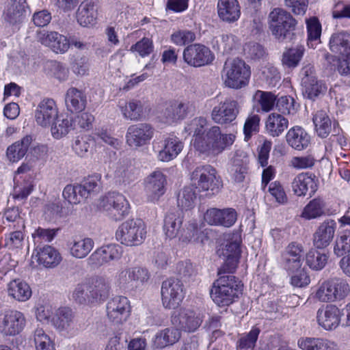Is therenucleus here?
<instances>
[{
    "label": "nucleus",
    "mask_w": 350,
    "mask_h": 350,
    "mask_svg": "<svg viewBox=\"0 0 350 350\" xmlns=\"http://www.w3.org/2000/svg\"><path fill=\"white\" fill-rule=\"evenodd\" d=\"M121 110L124 117L131 121H139L145 118L144 105L139 100H129Z\"/></svg>",
    "instance_id": "nucleus-42"
},
{
    "label": "nucleus",
    "mask_w": 350,
    "mask_h": 350,
    "mask_svg": "<svg viewBox=\"0 0 350 350\" xmlns=\"http://www.w3.org/2000/svg\"><path fill=\"white\" fill-rule=\"evenodd\" d=\"M166 178L160 171L152 172L146 180V191L150 200H157L165 191Z\"/></svg>",
    "instance_id": "nucleus-28"
},
{
    "label": "nucleus",
    "mask_w": 350,
    "mask_h": 350,
    "mask_svg": "<svg viewBox=\"0 0 350 350\" xmlns=\"http://www.w3.org/2000/svg\"><path fill=\"white\" fill-rule=\"evenodd\" d=\"M300 74L304 97L314 100L325 94L327 87L322 81L317 79L314 66L308 64L303 67Z\"/></svg>",
    "instance_id": "nucleus-9"
},
{
    "label": "nucleus",
    "mask_w": 350,
    "mask_h": 350,
    "mask_svg": "<svg viewBox=\"0 0 350 350\" xmlns=\"http://www.w3.org/2000/svg\"><path fill=\"white\" fill-rule=\"evenodd\" d=\"M269 192L273 196L275 202L280 204H286L288 202V197L286 191L278 181H274L270 183L269 186Z\"/></svg>",
    "instance_id": "nucleus-64"
},
{
    "label": "nucleus",
    "mask_w": 350,
    "mask_h": 350,
    "mask_svg": "<svg viewBox=\"0 0 350 350\" xmlns=\"http://www.w3.org/2000/svg\"><path fill=\"white\" fill-rule=\"evenodd\" d=\"M312 121L319 137L325 138L331 133L332 120L325 111H317L313 116Z\"/></svg>",
    "instance_id": "nucleus-40"
},
{
    "label": "nucleus",
    "mask_w": 350,
    "mask_h": 350,
    "mask_svg": "<svg viewBox=\"0 0 350 350\" xmlns=\"http://www.w3.org/2000/svg\"><path fill=\"white\" fill-rule=\"evenodd\" d=\"M53 326L59 331H68L75 324V315L68 307L58 308L52 318Z\"/></svg>",
    "instance_id": "nucleus-34"
},
{
    "label": "nucleus",
    "mask_w": 350,
    "mask_h": 350,
    "mask_svg": "<svg viewBox=\"0 0 350 350\" xmlns=\"http://www.w3.org/2000/svg\"><path fill=\"white\" fill-rule=\"evenodd\" d=\"M204 219L210 225L229 228L237 221V214L236 211L232 208L223 209L211 208L206 211Z\"/></svg>",
    "instance_id": "nucleus-19"
},
{
    "label": "nucleus",
    "mask_w": 350,
    "mask_h": 350,
    "mask_svg": "<svg viewBox=\"0 0 350 350\" xmlns=\"http://www.w3.org/2000/svg\"><path fill=\"white\" fill-rule=\"evenodd\" d=\"M58 108L55 101L52 98H44L37 106L35 119L38 124L49 126L57 119Z\"/></svg>",
    "instance_id": "nucleus-20"
},
{
    "label": "nucleus",
    "mask_w": 350,
    "mask_h": 350,
    "mask_svg": "<svg viewBox=\"0 0 350 350\" xmlns=\"http://www.w3.org/2000/svg\"><path fill=\"white\" fill-rule=\"evenodd\" d=\"M191 180L199 191H211L213 194L217 193L222 187L216 170L209 165L197 167L191 174Z\"/></svg>",
    "instance_id": "nucleus-8"
},
{
    "label": "nucleus",
    "mask_w": 350,
    "mask_h": 350,
    "mask_svg": "<svg viewBox=\"0 0 350 350\" xmlns=\"http://www.w3.org/2000/svg\"><path fill=\"white\" fill-rule=\"evenodd\" d=\"M86 96L76 88H69L66 94L65 103L67 110L71 113L82 111L86 106Z\"/></svg>",
    "instance_id": "nucleus-33"
},
{
    "label": "nucleus",
    "mask_w": 350,
    "mask_h": 350,
    "mask_svg": "<svg viewBox=\"0 0 350 350\" xmlns=\"http://www.w3.org/2000/svg\"><path fill=\"white\" fill-rule=\"evenodd\" d=\"M50 126L52 136L57 139L66 136L72 129V120L59 115Z\"/></svg>",
    "instance_id": "nucleus-46"
},
{
    "label": "nucleus",
    "mask_w": 350,
    "mask_h": 350,
    "mask_svg": "<svg viewBox=\"0 0 350 350\" xmlns=\"http://www.w3.org/2000/svg\"><path fill=\"white\" fill-rule=\"evenodd\" d=\"M329 49L341 55L350 54V34L344 31L333 33L329 40Z\"/></svg>",
    "instance_id": "nucleus-37"
},
{
    "label": "nucleus",
    "mask_w": 350,
    "mask_h": 350,
    "mask_svg": "<svg viewBox=\"0 0 350 350\" xmlns=\"http://www.w3.org/2000/svg\"><path fill=\"white\" fill-rule=\"evenodd\" d=\"M236 36L231 33L221 34L213 40V47L222 54L230 53L236 46Z\"/></svg>",
    "instance_id": "nucleus-47"
},
{
    "label": "nucleus",
    "mask_w": 350,
    "mask_h": 350,
    "mask_svg": "<svg viewBox=\"0 0 350 350\" xmlns=\"http://www.w3.org/2000/svg\"><path fill=\"white\" fill-rule=\"evenodd\" d=\"M334 252L338 257L350 253V230H346L341 232L336 239Z\"/></svg>",
    "instance_id": "nucleus-59"
},
{
    "label": "nucleus",
    "mask_w": 350,
    "mask_h": 350,
    "mask_svg": "<svg viewBox=\"0 0 350 350\" xmlns=\"http://www.w3.org/2000/svg\"><path fill=\"white\" fill-rule=\"evenodd\" d=\"M319 180L310 173H301L297 175L291 183V188L297 196H309L311 198L318 189Z\"/></svg>",
    "instance_id": "nucleus-18"
},
{
    "label": "nucleus",
    "mask_w": 350,
    "mask_h": 350,
    "mask_svg": "<svg viewBox=\"0 0 350 350\" xmlns=\"http://www.w3.org/2000/svg\"><path fill=\"white\" fill-rule=\"evenodd\" d=\"M176 273L180 280L187 282L196 275V270L189 260L181 261L176 265Z\"/></svg>",
    "instance_id": "nucleus-62"
},
{
    "label": "nucleus",
    "mask_w": 350,
    "mask_h": 350,
    "mask_svg": "<svg viewBox=\"0 0 350 350\" xmlns=\"http://www.w3.org/2000/svg\"><path fill=\"white\" fill-rule=\"evenodd\" d=\"M150 273L146 267H134L122 271L119 274V281L122 284H131L139 286L147 282Z\"/></svg>",
    "instance_id": "nucleus-27"
},
{
    "label": "nucleus",
    "mask_w": 350,
    "mask_h": 350,
    "mask_svg": "<svg viewBox=\"0 0 350 350\" xmlns=\"http://www.w3.org/2000/svg\"><path fill=\"white\" fill-rule=\"evenodd\" d=\"M191 107L189 103L178 100L170 102L165 105L161 113V119L165 124H172L178 120L184 119Z\"/></svg>",
    "instance_id": "nucleus-25"
},
{
    "label": "nucleus",
    "mask_w": 350,
    "mask_h": 350,
    "mask_svg": "<svg viewBox=\"0 0 350 350\" xmlns=\"http://www.w3.org/2000/svg\"><path fill=\"white\" fill-rule=\"evenodd\" d=\"M342 312L335 305H327L319 308L317 314L318 324L325 330H334L341 322Z\"/></svg>",
    "instance_id": "nucleus-21"
},
{
    "label": "nucleus",
    "mask_w": 350,
    "mask_h": 350,
    "mask_svg": "<svg viewBox=\"0 0 350 350\" xmlns=\"http://www.w3.org/2000/svg\"><path fill=\"white\" fill-rule=\"evenodd\" d=\"M297 21L286 10L275 8L268 16L269 29L279 42H289L295 37Z\"/></svg>",
    "instance_id": "nucleus-1"
},
{
    "label": "nucleus",
    "mask_w": 350,
    "mask_h": 350,
    "mask_svg": "<svg viewBox=\"0 0 350 350\" xmlns=\"http://www.w3.org/2000/svg\"><path fill=\"white\" fill-rule=\"evenodd\" d=\"M196 193L192 186L185 187L178 194V206L183 209L191 208L194 206Z\"/></svg>",
    "instance_id": "nucleus-51"
},
{
    "label": "nucleus",
    "mask_w": 350,
    "mask_h": 350,
    "mask_svg": "<svg viewBox=\"0 0 350 350\" xmlns=\"http://www.w3.org/2000/svg\"><path fill=\"white\" fill-rule=\"evenodd\" d=\"M298 345L303 350H336L334 342L323 338H301Z\"/></svg>",
    "instance_id": "nucleus-38"
},
{
    "label": "nucleus",
    "mask_w": 350,
    "mask_h": 350,
    "mask_svg": "<svg viewBox=\"0 0 350 350\" xmlns=\"http://www.w3.org/2000/svg\"><path fill=\"white\" fill-rule=\"evenodd\" d=\"M247 163L242 159L234 158L230 172L235 182H243L247 173Z\"/></svg>",
    "instance_id": "nucleus-63"
},
{
    "label": "nucleus",
    "mask_w": 350,
    "mask_h": 350,
    "mask_svg": "<svg viewBox=\"0 0 350 350\" xmlns=\"http://www.w3.org/2000/svg\"><path fill=\"white\" fill-rule=\"evenodd\" d=\"M70 254L76 258H85L92 250L94 241L89 237H75L68 242Z\"/></svg>",
    "instance_id": "nucleus-30"
},
{
    "label": "nucleus",
    "mask_w": 350,
    "mask_h": 350,
    "mask_svg": "<svg viewBox=\"0 0 350 350\" xmlns=\"http://www.w3.org/2000/svg\"><path fill=\"white\" fill-rule=\"evenodd\" d=\"M219 17L224 21L232 23L240 16V7L237 0H219L217 3Z\"/></svg>",
    "instance_id": "nucleus-32"
},
{
    "label": "nucleus",
    "mask_w": 350,
    "mask_h": 350,
    "mask_svg": "<svg viewBox=\"0 0 350 350\" xmlns=\"http://www.w3.org/2000/svg\"><path fill=\"white\" fill-rule=\"evenodd\" d=\"M31 141V137L27 135L21 141H18L10 146L6 152L9 160L12 162H16L22 159L27 153Z\"/></svg>",
    "instance_id": "nucleus-41"
},
{
    "label": "nucleus",
    "mask_w": 350,
    "mask_h": 350,
    "mask_svg": "<svg viewBox=\"0 0 350 350\" xmlns=\"http://www.w3.org/2000/svg\"><path fill=\"white\" fill-rule=\"evenodd\" d=\"M121 247L116 244L103 245L96 249L87 259L88 264L92 267H100L121 257Z\"/></svg>",
    "instance_id": "nucleus-17"
},
{
    "label": "nucleus",
    "mask_w": 350,
    "mask_h": 350,
    "mask_svg": "<svg viewBox=\"0 0 350 350\" xmlns=\"http://www.w3.org/2000/svg\"><path fill=\"white\" fill-rule=\"evenodd\" d=\"M219 275L211 290V296L219 306H227L242 293L243 284L232 275Z\"/></svg>",
    "instance_id": "nucleus-2"
},
{
    "label": "nucleus",
    "mask_w": 350,
    "mask_h": 350,
    "mask_svg": "<svg viewBox=\"0 0 350 350\" xmlns=\"http://www.w3.org/2000/svg\"><path fill=\"white\" fill-rule=\"evenodd\" d=\"M89 285L86 283L78 284L73 291L72 297L79 304L88 305L93 304Z\"/></svg>",
    "instance_id": "nucleus-55"
},
{
    "label": "nucleus",
    "mask_w": 350,
    "mask_h": 350,
    "mask_svg": "<svg viewBox=\"0 0 350 350\" xmlns=\"http://www.w3.org/2000/svg\"><path fill=\"white\" fill-rule=\"evenodd\" d=\"M62 195L70 204H77L86 200L79 184L66 185Z\"/></svg>",
    "instance_id": "nucleus-52"
},
{
    "label": "nucleus",
    "mask_w": 350,
    "mask_h": 350,
    "mask_svg": "<svg viewBox=\"0 0 350 350\" xmlns=\"http://www.w3.org/2000/svg\"><path fill=\"white\" fill-rule=\"evenodd\" d=\"M236 136L232 133H222L218 126L208 129L205 139L200 140L197 151L207 156H217L228 149L234 143Z\"/></svg>",
    "instance_id": "nucleus-3"
},
{
    "label": "nucleus",
    "mask_w": 350,
    "mask_h": 350,
    "mask_svg": "<svg viewBox=\"0 0 350 350\" xmlns=\"http://www.w3.org/2000/svg\"><path fill=\"white\" fill-rule=\"evenodd\" d=\"M100 178L98 175L88 176L79 184L85 199L96 195L100 191L101 188Z\"/></svg>",
    "instance_id": "nucleus-53"
},
{
    "label": "nucleus",
    "mask_w": 350,
    "mask_h": 350,
    "mask_svg": "<svg viewBox=\"0 0 350 350\" xmlns=\"http://www.w3.org/2000/svg\"><path fill=\"white\" fill-rule=\"evenodd\" d=\"M183 223L182 217L175 213H168L164 219L163 229L170 239L176 237L180 230Z\"/></svg>",
    "instance_id": "nucleus-44"
},
{
    "label": "nucleus",
    "mask_w": 350,
    "mask_h": 350,
    "mask_svg": "<svg viewBox=\"0 0 350 350\" xmlns=\"http://www.w3.org/2000/svg\"><path fill=\"white\" fill-rule=\"evenodd\" d=\"M27 10L6 7L3 12L4 21L12 26H18L25 18Z\"/></svg>",
    "instance_id": "nucleus-58"
},
{
    "label": "nucleus",
    "mask_w": 350,
    "mask_h": 350,
    "mask_svg": "<svg viewBox=\"0 0 350 350\" xmlns=\"http://www.w3.org/2000/svg\"><path fill=\"white\" fill-rule=\"evenodd\" d=\"M288 120L280 114L271 113L266 122V129L269 133L273 136H279L288 127Z\"/></svg>",
    "instance_id": "nucleus-43"
},
{
    "label": "nucleus",
    "mask_w": 350,
    "mask_h": 350,
    "mask_svg": "<svg viewBox=\"0 0 350 350\" xmlns=\"http://www.w3.org/2000/svg\"><path fill=\"white\" fill-rule=\"evenodd\" d=\"M107 316L110 321L120 324L130 315V304L124 296H116L108 301L106 306Z\"/></svg>",
    "instance_id": "nucleus-14"
},
{
    "label": "nucleus",
    "mask_w": 350,
    "mask_h": 350,
    "mask_svg": "<svg viewBox=\"0 0 350 350\" xmlns=\"http://www.w3.org/2000/svg\"><path fill=\"white\" fill-rule=\"evenodd\" d=\"M162 304L165 308H176L184 298L183 281L178 278H169L161 286Z\"/></svg>",
    "instance_id": "nucleus-10"
},
{
    "label": "nucleus",
    "mask_w": 350,
    "mask_h": 350,
    "mask_svg": "<svg viewBox=\"0 0 350 350\" xmlns=\"http://www.w3.org/2000/svg\"><path fill=\"white\" fill-rule=\"evenodd\" d=\"M329 280L335 301L342 300L348 296L350 287L345 280L340 278H333Z\"/></svg>",
    "instance_id": "nucleus-49"
},
{
    "label": "nucleus",
    "mask_w": 350,
    "mask_h": 350,
    "mask_svg": "<svg viewBox=\"0 0 350 350\" xmlns=\"http://www.w3.org/2000/svg\"><path fill=\"white\" fill-rule=\"evenodd\" d=\"M98 207L114 221H120L129 213L130 206L121 193L109 192L99 200Z\"/></svg>",
    "instance_id": "nucleus-6"
},
{
    "label": "nucleus",
    "mask_w": 350,
    "mask_h": 350,
    "mask_svg": "<svg viewBox=\"0 0 350 350\" xmlns=\"http://www.w3.org/2000/svg\"><path fill=\"white\" fill-rule=\"evenodd\" d=\"M254 100L260 105L262 111H269L275 104L276 98L273 94L269 92L257 90L254 95Z\"/></svg>",
    "instance_id": "nucleus-57"
},
{
    "label": "nucleus",
    "mask_w": 350,
    "mask_h": 350,
    "mask_svg": "<svg viewBox=\"0 0 350 350\" xmlns=\"http://www.w3.org/2000/svg\"><path fill=\"white\" fill-rule=\"evenodd\" d=\"M146 225L141 219H131L124 221L116 232V238L126 246L140 245L146 239Z\"/></svg>",
    "instance_id": "nucleus-5"
},
{
    "label": "nucleus",
    "mask_w": 350,
    "mask_h": 350,
    "mask_svg": "<svg viewBox=\"0 0 350 350\" xmlns=\"http://www.w3.org/2000/svg\"><path fill=\"white\" fill-rule=\"evenodd\" d=\"M36 350H55V344L42 328H37L33 335Z\"/></svg>",
    "instance_id": "nucleus-56"
},
{
    "label": "nucleus",
    "mask_w": 350,
    "mask_h": 350,
    "mask_svg": "<svg viewBox=\"0 0 350 350\" xmlns=\"http://www.w3.org/2000/svg\"><path fill=\"white\" fill-rule=\"evenodd\" d=\"M76 17L79 24L83 27L92 26L97 18V5L95 0H84L79 5Z\"/></svg>",
    "instance_id": "nucleus-29"
},
{
    "label": "nucleus",
    "mask_w": 350,
    "mask_h": 350,
    "mask_svg": "<svg viewBox=\"0 0 350 350\" xmlns=\"http://www.w3.org/2000/svg\"><path fill=\"white\" fill-rule=\"evenodd\" d=\"M237 100L227 99L215 106L211 112L212 120L218 124H227L233 122L239 113Z\"/></svg>",
    "instance_id": "nucleus-16"
},
{
    "label": "nucleus",
    "mask_w": 350,
    "mask_h": 350,
    "mask_svg": "<svg viewBox=\"0 0 350 350\" xmlns=\"http://www.w3.org/2000/svg\"><path fill=\"white\" fill-rule=\"evenodd\" d=\"M304 49L303 46L289 49L284 51L282 55V64L289 68L298 66L303 57Z\"/></svg>",
    "instance_id": "nucleus-50"
},
{
    "label": "nucleus",
    "mask_w": 350,
    "mask_h": 350,
    "mask_svg": "<svg viewBox=\"0 0 350 350\" xmlns=\"http://www.w3.org/2000/svg\"><path fill=\"white\" fill-rule=\"evenodd\" d=\"M336 228V223L333 219L324 221L318 227L313 235V245L317 249H324L332 242Z\"/></svg>",
    "instance_id": "nucleus-26"
},
{
    "label": "nucleus",
    "mask_w": 350,
    "mask_h": 350,
    "mask_svg": "<svg viewBox=\"0 0 350 350\" xmlns=\"http://www.w3.org/2000/svg\"><path fill=\"white\" fill-rule=\"evenodd\" d=\"M224 71L226 77V85L234 89L245 86L251 75L250 67L239 58H235L230 62H226Z\"/></svg>",
    "instance_id": "nucleus-7"
},
{
    "label": "nucleus",
    "mask_w": 350,
    "mask_h": 350,
    "mask_svg": "<svg viewBox=\"0 0 350 350\" xmlns=\"http://www.w3.org/2000/svg\"><path fill=\"white\" fill-rule=\"evenodd\" d=\"M7 290L8 295L18 301H27L32 294L29 285L20 279L10 281Z\"/></svg>",
    "instance_id": "nucleus-36"
},
{
    "label": "nucleus",
    "mask_w": 350,
    "mask_h": 350,
    "mask_svg": "<svg viewBox=\"0 0 350 350\" xmlns=\"http://www.w3.org/2000/svg\"><path fill=\"white\" fill-rule=\"evenodd\" d=\"M58 229H50L38 228L32 234L34 244L36 246H42V243L51 242L57 235Z\"/></svg>",
    "instance_id": "nucleus-60"
},
{
    "label": "nucleus",
    "mask_w": 350,
    "mask_h": 350,
    "mask_svg": "<svg viewBox=\"0 0 350 350\" xmlns=\"http://www.w3.org/2000/svg\"><path fill=\"white\" fill-rule=\"evenodd\" d=\"M133 170V167L131 162L126 159H123L120 161L115 171V176L119 178L120 182L129 183L135 179Z\"/></svg>",
    "instance_id": "nucleus-54"
},
{
    "label": "nucleus",
    "mask_w": 350,
    "mask_h": 350,
    "mask_svg": "<svg viewBox=\"0 0 350 350\" xmlns=\"http://www.w3.org/2000/svg\"><path fill=\"white\" fill-rule=\"evenodd\" d=\"M91 293V297L94 302L105 299L109 293L110 286L107 280L103 277H96L92 279L88 284Z\"/></svg>",
    "instance_id": "nucleus-39"
},
{
    "label": "nucleus",
    "mask_w": 350,
    "mask_h": 350,
    "mask_svg": "<svg viewBox=\"0 0 350 350\" xmlns=\"http://www.w3.org/2000/svg\"><path fill=\"white\" fill-rule=\"evenodd\" d=\"M171 319L174 326L187 332H196L203 321V317L200 313L185 308L174 311Z\"/></svg>",
    "instance_id": "nucleus-11"
},
{
    "label": "nucleus",
    "mask_w": 350,
    "mask_h": 350,
    "mask_svg": "<svg viewBox=\"0 0 350 350\" xmlns=\"http://www.w3.org/2000/svg\"><path fill=\"white\" fill-rule=\"evenodd\" d=\"M24 314L18 310H7L0 315V332L4 336L18 334L25 325Z\"/></svg>",
    "instance_id": "nucleus-13"
},
{
    "label": "nucleus",
    "mask_w": 350,
    "mask_h": 350,
    "mask_svg": "<svg viewBox=\"0 0 350 350\" xmlns=\"http://www.w3.org/2000/svg\"><path fill=\"white\" fill-rule=\"evenodd\" d=\"M329 258V255L316 250H310L306 256V262L308 266L315 271L323 269Z\"/></svg>",
    "instance_id": "nucleus-45"
},
{
    "label": "nucleus",
    "mask_w": 350,
    "mask_h": 350,
    "mask_svg": "<svg viewBox=\"0 0 350 350\" xmlns=\"http://www.w3.org/2000/svg\"><path fill=\"white\" fill-rule=\"evenodd\" d=\"M260 329L256 327H252L250 332L245 336L241 337L237 342V350H252L255 346Z\"/></svg>",
    "instance_id": "nucleus-61"
},
{
    "label": "nucleus",
    "mask_w": 350,
    "mask_h": 350,
    "mask_svg": "<svg viewBox=\"0 0 350 350\" xmlns=\"http://www.w3.org/2000/svg\"><path fill=\"white\" fill-rule=\"evenodd\" d=\"M241 237L239 233L228 234L224 243L218 250L219 257L224 262L218 271V275L232 273L237 268L241 256Z\"/></svg>",
    "instance_id": "nucleus-4"
},
{
    "label": "nucleus",
    "mask_w": 350,
    "mask_h": 350,
    "mask_svg": "<svg viewBox=\"0 0 350 350\" xmlns=\"http://www.w3.org/2000/svg\"><path fill=\"white\" fill-rule=\"evenodd\" d=\"M159 160L168 162L176 158L183 148V142L176 136L170 135L159 143Z\"/></svg>",
    "instance_id": "nucleus-24"
},
{
    "label": "nucleus",
    "mask_w": 350,
    "mask_h": 350,
    "mask_svg": "<svg viewBox=\"0 0 350 350\" xmlns=\"http://www.w3.org/2000/svg\"><path fill=\"white\" fill-rule=\"evenodd\" d=\"M181 337V332L176 327H167L157 332L153 339L154 346L162 349L177 342Z\"/></svg>",
    "instance_id": "nucleus-35"
},
{
    "label": "nucleus",
    "mask_w": 350,
    "mask_h": 350,
    "mask_svg": "<svg viewBox=\"0 0 350 350\" xmlns=\"http://www.w3.org/2000/svg\"><path fill=\"white\" fill-rule=\"evenodd\" d=\"M32 258L45 268H54L62 261V256L55 247L45 245L36 246L32 254Z\"/></svg>",
    "instance_id": "nucleus-22"
},
{
    "label": "nucleus",
    "mask_w": 350,
    "mask_h": 350,
    "mask_svg": "<svg viewBox=\"0 0 350 350\" xmlns=\"http://www.w3.org/2000/svg\"><path fill=\"white\" fill-rule=\"evenodd\" d=\"M37 39L42 44L50 47L56 53H64L70 48L68 39L56 31H40L37 33Z\"/></svg>",
    "instance_id": "nucleus-23"
},
{
    "label": "nucleus",
    "mask_w": 350,
    "mask_h": 350,
    "mask_svg": "<svg viewBox=\"0 0 350 350\" xmlns=\"http://www.w3.org/2000/svg\"><path fill=\"white\" fill-rule=\"evenodd\" d=\"M183 59L189 66L200 67L211 64L214 59V55L207 46L194 44L184 49Z\"/></svg>",
    "instance_id": "nucleus-12"
},
{
    "label": "nucleus",
    "mask_w": 350,
    "mask_h": 350,
    "mask_svg": "<svg viewBox=\"0 0 350 350\" xmlns=\"http://www.w3.org/2000/svg\"><path fill=\"white\" fill-rule=\"evenodd\" d=\"M325 203L321 198H314L304 208L301 217L307 219L317 218L325 214Z\"/></svg>",
    "instance_id": "nucleus-48"
},
{
    "label": "nucleus",
    "mask_w": 350,
    "mask_h": 350,
    "mask_svg": "<svg viewBox=\"0 0 350 350\" xmlns=\"http://www.w3.org/2000/svg\"><path fill=\"white\" fill-rule=\"evenodd\" d=\"M154 129L148 123H138L129 126L126 135V142L131 146L140 147L153 137Z\"/></svg>",
    "instance_id": "nucleus-15"
},
{
    "label": "nucleus",
    "mask_w": 350,
    "mask_h": 350,
    "mask_svg": "<svg viewBox=\"0 0 350 350\" xmlns=\"http://www.w3.org/2000/svg\"><path fill=\"white\" fill-rule=\"evenodd\" d=\"M287 144L296 150L306 149L310 144V136L301 126H293L286 135Z\"/></svg>",
    "instance_id": "nucleus-31"
}]
</instances>
